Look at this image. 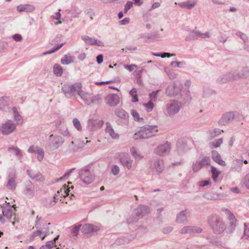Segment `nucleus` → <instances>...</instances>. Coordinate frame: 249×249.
I'll return each instance as SVG.
<instances>
[{"label":"nucleus","mask_w":249,"mask_h":249,"mask_svg":"<svg viewBox=\"0 0 249 249\" xmlns=\"http://www.w3.org/2000/svg\"><path fill=\"white\" fill-rule=\"evenodd\" d=\"M101 99H102V97H101V95L96 94V95H93L92 94L90 101V105L91 104L98 103Z\"/></svg>","instance_id":"nucleus-52"},{"label":"nucleus","mask_w":249,"mask_h":249,"mask_svg":"<svg viewBox=\"0 0 249 249\" xmlns=\"http://www.w3.org/2000/svg\"><path fill=\"white\" fill-rule=\"evenodd\" d=\"M177 149L178 152L186 151L187 150L186 144L185 142H177Z\"/></svg>","instance_id":"nucleus-48"},{"label":"nucleus","mask_w":249,"mask_h":249,"mask_svg":"<svg viewBox=\"0 0 249 249\" xmlns=\"http://www.w3.org/2000/svg\"><path fill=\"white\" fill-rule=\"evenodd\" d=\"M96 120L90 119L88 121L87 127L90 130L96 128Z\"/></svg>","instance_id":"nucleus-53"},{"label":"nucleus","mask_w":249,"mask_h":249,"mask_svg":"<svg viewBox=\"0 0 249 249\" xmlns=\"http://www.w3.org/2000/svg\"><path fill=\"white\" fill-rule=\"evenodd\" d=\"M222 132H223L222 130L218 128H214L212 130H210L208 132L209 135L211 139H213L214 137L218 136L221 134Z\"/></svg>","instance_id":"nucleus-40"},{"label":"nucleus","mask_w":249,"mask_h":249,"mask_svg":"<svg viewBox=\"0 0 249 249\" xmlns=\"http://www.w3.org/2000/svg\"><path fill=\"white\" fill-rule=\"evenodd\" d=\"M115 115L122 120L128 121L129 114L122 108H117L114 111Z\"/></svg>","instance_id":"nucleus-27"},{"label":"nucleus","mask_w":249,"mask_h":249,"mask_svg":"<svg viewBox=\"0 0 249 249\" xmlns=\"http://www.w3.org/2000/svg\"><path fill=\"white\" fill-rule=\"evenodd\" d=\"M171 150L170 143L168 142L159 145L154 149V153L159 156H166L168 155Z\"/></svg>","instance_id":"nucleus-11"},{"label":"nucleus","mask_w":249,"mask_h":249,"mask_svg":"<svg viewBox=\"0 0 249 249\" xmlns=\"http://www.w3.org/2000/svg\"><path fill=\"white\" fill-rule=\"evenodd\" d=\"M207 222L215 234H220L226 229V225L223 218L216 214L210 215L208 218Z\"/></svg>","instance_id":"nucleus-1"},{"label":"nucleus","mask_w":249,"mask_h":249,"mask_svg":"<svg viewBox=\"0 0 249 249\" xmlns=\"http://www.w3.org/2000/svg\"><path fill=\"white\" fill-rule=\"evenodd\" d=\"M74 57L68 54L63 56L61 59V62L63 65H68L74 62Z\"/></svg>","instance_id":"nucleus-37"},{"label":"nucleus","mask_w":249,"mask_h":249,"mask_svg":"<svg viewBox=\"0 0 249 249\" xmlns=\"http://www.w3.org/2000/svg\"><path fill=\"white\" fill-rule=\"evenodd\" d=\"M120 160L122 165L126 167L128 170L132 168L133 160L131 159L129 155L126 154L122 156L120 159Z\"/></svg>","instance_id":"nucleus-21"},{"label":"nucleus","mask_w":249,"mask_h":249,"mask_svg":"<svg viewBox=\"0 0 249 249\" xmlns=\"http://www.w3.org/2000/svg\"><path fill=\"white\" fill-rule=\"evenodd\" d=\"M181 92V86L175 84L169 85L166 89L165 93L169 96L179 95Z\"/></svg>","instance_id":"nucleus-10"},{"label":"nucleus","mask_w":249,"mask_h":249,"mask_svg":"<svg viewBox=\"0 0 249 249\" xmlns=\"http://www.w3.org/2000/svg\"><path fill=\"white\" fill-rule=\"evenodd\" d=\"M236 72L235 70L231 71L219 77L217 81L219 83H225L232 80H236Z\"/></svg>","instance_id":"nucleus-16"},{"label":"nucleus","mask_w":249,"mask_h":249,"mask_svg":"<svg viewBox=\"0 0 249 249\" xmlns=\"http://www.w3.org/2000/svg\"><path fill=\"white\" fill-rule=\"evenodd\" d=\"M152 54L154 56L161 57V58H164L165 57H170L172 56H175V53H155L152 52Z\"/></svg>","instance_id":"nucleus-49"},{"label":"nucleus","mask_w":249,"mask_h":249,"mask_svg":"<svg viewBox=\"0 0 249 249\" xmlns=\"http://www.w3.org/2000/svg\"><path fill=\"white\" fill-rule=\"evenodd\" d=\"M59 235L55 237L53 240L48 241L45 245L47 249H52L53 247L55 246V242L58 239Z\"/></svg>","instance_id":"nucleus-51"},{"label":"nucleus","mask_w":249,"mask_h":249,"mask_svg":"<svg viewBox=\"0 0 249 249\" xmlns=\"http://www.w3.org/2000/svg\"><path fill=\"white\" fill-rule=\"evenodd\" d=\"M16 172L15 170H12L10 172L7 178V188L10 190H15L16 189L17 184L16 182Z\"/></svg>","instance_id":"nucleus-17"},{"label":"nucleus","mask_w":249,"mask_h":249,"mask_svg":"<svg viewBox=\"0 0 249 249\" xmlns=\"http://www.w3.org/2000/svg\"><path fill=\"white\" fill-rule=\"evenodd\" d=\"M100 229L99 226L91 224H86L82 226L81 231L84 234H89L91 232H97Z\"/></svg>","instance_id":"nucleus-18"},{"label":"nucleus","mask_w":249,"mask_h":249,"mask_svg":"<svg viewBox=\"0 0 249 249\" xmlns=\"http://www.w3.org/2000/svg\"><path fill=\"white\" fill-rule=\"evenodd\" d=\"M82 88L81 83H76L73 84H65L62 87L61 90L67 98L75 99L79 95Z\"/></svg>","instance_id":"nucleus-2"},{"label":"nucleus","mask_w":249,"mask_h":249,"mask_svg":"<svg viewBox=\"0 0 249 249\" xmlns=\"http://www.w3.org/2000/svg\"><path fill=\"white\" fill-rule=\"evenodd\" d=\"M236 72L235 70L231 71L219 77L217 81L219 83H225L232 80H236Z\"/></svg>","instance_id":"nucleus-15"},{"label":"nucleus","mask_w":249,"mask_h":249,"mask_svg":"<svg viewBox=\"0 0 249 249\" xmlns=\"http://www.w3.org/2000/svg\"><path fill=\"white\" fill-rule=\"evenodd\" d=\"M179 96L180 97H178L179 100V103L181 105V104H186L189 103L191 100V96L189 91H181Z\"/></svg>","instance_id":"nucleus-23"},{"label":"nucleus","mask_w":249,"mask_h":249,"mask_svg":"<svg viewBox=\"0 0 249 249\" xmlns=\"http://www.w3.org/2000/svg\"><path fill=\"white\" fill-rule=\"evenodd\" d=\"M70 189L67 187L66 185H64L63 187L60 189V190L58 191V194L59 195L63 196V197H66L67 196L69 195Z\"/></svg>","instance_id":"nucleus-42"},{"label":"nucleus","mask_w":249,"mask_h":249,"mask_svg":"<svg viewBox=\"0 0 249 249\" xmlns=\"http://www.w3.org/2000/svg\"><path fill=\"white\" fill-rule=\"evenodd\" d=\"M200 162L202 167L207 165H209L211 162L210 158L209 157H205L200 161Z\"/></svg>","instance_id":"nucleus-60"},{"label":"nucleus","mask_w":249,"mask_h":249,"mask_svg":"<svg viewBox=\"0 0 249 249\" xmlns=\"http://www.w3.org/2000/svg\"><path fill=\"white\" fill-rule=\"evenodd\" d=\"M187 212L186 210L179 212L177 215L176 221L179 224H185L187 222Z\"/></svg>","instance_id":"nucleus-28"},{"label":"nucleus","mask_w":249,"mask_h":249,"mask_svg":"<svg viewBox=\"0 0 249 249\" xmlns=\"http://www.w3.org/2000/svg\"><path fill=\"white\" fill-rule=\"evenodd\" d=\"M237 80L240 78H246L249 77V68L244 67L240 71L235 70Z\"/></svg>","instance_id":"nucleus-26"},{"label":"nucleus","mask_w":249,"mask_h":249,"mask_svg":"<svg viewBox=\"0 0 249 249\" xmlns=\"http://www.w3.org/2000/svg\"><path fill=\"white\" fill-rule=\"evenodd\" d=\"M214 93V91L209 89H205L203 90V97L204 98H207L210 95H212Z\"/></svg>","instance_id":"nucleus-62"},{"label":"nucleus","mask_w":249,"mask_h":249,"mask_svg":"<svg viewBox=\"0 0 249 249\" xmlns=\"http://www.w3.org/2000/svg\"><path fill=\"white\" fill-rule=\"evenodd\" d=\"M144 134L145 139H147L156 135L158 131L157 125H146L141 128Z\"/></svg>","instance_id":"nucleus-12"},{"label":"nucleus","mask_w":249,"mask_h":249,"mask_svg":"<svg viewBox=\"0 0 249 249\" xmlns=\"http://www.w3.org/2000/svg\"><path fill=\"white\" fill-rule=\"evenodd\" d=\"M9 104L6 98L4 97L0 98V109L6 111L9 108Z\"/></svg>","instance_id":"nucleus-39"},{"label":"nucleus","mask_w":249,"mask_h":249,"mask_svg":"<svg viewBox=\"0 0 249 249\" xmlns=\"http://www.w3.org/2000/svg\"><path fill=\"white\" fill-rule=\"evenodd\" d=\"M240 114L237 112H228L224 113L218 121L219 125H226L234 119H239Z\"/></svg>","instance_id":"nucleus-6"},{"label":"nucleus","mask_w":249,"mask_h":249,"mask_svg":"<svg viewBox=\"0 0 249 249\" xmlns=\"http://www.w3.org/2000/svg\"><path fill=\"white\" fill-rule=\"evenodd\" d=\"M150 212L149 208L146 205H140L137 209L134 210L135 216L129 217L127 218V221L128 223L137 222L140 218H142L144 215L148 214Z\"/></svg>","instance_id":"nucleus-4"},{"label":"nucleus","mask_w":249,"mask_h":249,"mask_svg":"<svg viewBox=\"0 0 249 249\" xmlns=\"http://www.w3.org/2000/svg\"><path fill=\"white\" fill-rule=\"evenodd\" d=\"M130 153L134 158L136 160H140L143 158V156H142L139 152H137L136 148L134 147H132L131 148Z\"/></svg>","instance_id":"nucleus-41"},{"label":"nucleus","mask_w":249,"mask_h":249,"mask_svg":"<svg viewBox=\"0 0 249 249\" xmlns=\"http://www.w3.org/2000/svg\"><path fill=\"white\" fill-rule=\"evenodd\" d=\"M56 203V200H53L51 198H46L44 202V205L47 207L53 206Z\"/></svg>","instance_id":"nucleus-59"},{"label":"nucleus","mask_w":249,"mask_h":249,"mask_svg":"<svg viewBox=\"0 0 249 249\" xmlns=\"http://www.w3.org/2000/svg\"><path fill=\"white\" fill-rule=\"evenodd\" d=\"M200 32L196 29L190 31L189 35L186 37V41H191L193 40H196L200 37Z\"/></svg>","instance_id":"nucleus-30"},{"label":"nucleus","mask_w":249,"mask_h":249,"mask_svg":"<svg viewBox=\"0 0 249 249\" xmlns=\"http://www.w3.org/2000/svg\"><path fill=\"white\" fill-rule=\"evenodd\" d=\"M243 166V160L236 159L233 160L231 165L232 170L239 172L241 171Z\"/></svg>","instance_id":"nucleus-32"},{"label":"nucleus","mask_w":249,"mask_h":249,"mask_svg":"<svg viewBox=\"0 0 249 249\" xmlns=\"http://www.w3.org/2000/svg\"><path fill=\"white\" fill-rule=\"evenodd\" d=\"M170 65L173 67H178L180 68H184L186 65V63L184 61H173L170 63Z\"/></svg>","instance_id":"nucleus-47"},{"label":"nucleus","mask_w":249,"mask_h":249,"mask_svg":"<svg viewBox=\"0 0 249 249\" xmlns=\"http://www.w3.org/2000/svg\"><path fill=\"white\" fill-rule=\"evenodd\" d=\"M202 229L195 226H185L180 229L179 232L182 234L200 233Z\"/></svg>","instance_id":"nucleus-19"},{"label":"nucleus","mask_w":249,"mask_h":249,"mask_svg":"<svg viewBox=\"0 0 249 249\" xmlns=\"http://www.w3.org/2000/svg\"><path fill=\"white\" fill-rule=\"evenodd\" d=\"M8 151L14 154L18 158V160L21 162L23 155L20 149L17 147H10L8 148Z\"/></svg>","instance_id":"nucleus-31"},{"label":"nucleus","mask_w":249,"mask_h":249,"mask_svg":"<svg viewBox=\"0 0 249 249\" xmlns=\"http://www.w3.org/2000/svg\"><path fill=\"white\" fill-rule=\"evenodd\" d=\"M24 194L29 197H32L35 196V186L30 181L26 183Z\"/></svg>","instance_id":"nucleus-25"},{"label":"nucleus","mask_w":249,"mask_h":249,"mask_svg":"<svg viewBox=\"0 0 249 249\" xmlns=\"http://www.w3.org/2000/svg\"><path fill=\"white\" fill-rule=\"evenodd\" d=\"M131 114L133 116L134 120L138 122H143V118L142 117H140V115L139 113L134 109H132L131 110Z\"/></svg>","instance_id":"nucleus-43"},{"label":"nucleus","mask_w":249,"mask_h":249,"mask_svg":"<svg viewBox=\"0 0 249 249\" xmlns=\"http://www.w3.org/2000/svg\"><path fill=\"white\" fill-rule=\"evenodd\" d=\"M81 38L86 44L93 45L94 38H91L88 36H82Z\"/></svg>","instance_id":"nucleus-55"},{"label":"nucleus","mask_w":249,"mask_h":249,"mask_svg":"<svg viewBox=\"0 0 249 249\" xmlns=\"http://www.w3.org/2000/svg\"><path fill=\"white\" fill-rule=\"evenodd\" d=\"M197 1V0H187V1L178 3L175 2V4H178L181 8L191 10L196 5Z\"/></svg>","instance_id":"nucleus-20"},{"label":"nucleus","mask_w":249,"mask_h":249,"mask_svg":"<svg viewBox=\"0 0 249 249\" xmlns=\"http://www.w3.org/2000/svg\"><path fill=\"white\" fill-rule=\"evenodd\" d=\"M202 167L200 164V161H196L193 163L192 170L194 172H198Z\"/></svg>","instance_id":"nucleus-58"},{"label":"nucleus","mask_w":249,"mask_h":249,"mask_svg":"<svg viewBox=\"0 0 249 249\" xmlns=\"http://www.w3.org/2000/svg\"><path fill=\"white\" fill-rule=\"evenodd\" d=\"M164 71L167 75L169 79L173 80L176 78L177 74L173 70H171L168 67L164 68Z\"/></svg>","instance_id":"nucleus-38"},{"label":"nucleus","mask_w":249,"mask_h":249,"mask_svg":"<svg viewBox=\"0 0 249 249\" xmlns=\"http://www.w3.org/2000/svg\"><path fill=\"white\" fill-rule=\"evenodd\" d=\"M120 98L117 94H109L105 98L106 104L111 107H116L120 103Z\"/></svg>","instance_id":"nucleus-14"},{"label":"nucleus","mask_w":249,"mask_h":249,"mask_svg":"<svg viewBox=\"0 0 249 249\" xmlns=\"http://www.w3.org/2000/svg\"><path fill=\"white\" fill-rule=\"evenodd\" d=\"M17 10L19 12L30 13L35 11V7L33 4H20L17 7Z\"/></svg>","instance_id":"nucleus-22"},{"label":"nucleus","mask_w":249,"mask_h":249,"mask_svg":"<svg viewBox=\"0 0 249 249\" xmlns=\"http://www.w3.org/2000/svg\"><path fill=\"white\" fill-rule=\"evenodd\" d=\"M221 195L213 192H208L204 195V197L208 200H219L221 199Z\"/></svg>","instance_id":"nucleus-33"},{"label":"nucleus","mask_w":249,"mask_h":249,"mask_svg":"<svg viewBox=\"0 0 249 249\" xmlns=\"http://www.w3.org/2000/svg\"><path fill=\"white\" fill-rule=\"evenodd\" d=\"M243 184L249 190V173L247 174L243 178Z\"/></svg>","instance_id":"nucleus-64"},{"label":"nucleus","mask_w":249,"mask_h":249,"mask_svg":"<svg viewBox=\"0 0 249 249\" xmlns=\"http://www.w3.org/2000/svg\"><path fill=\"white\" fill-rule=\"evenodd\" d=\"M133 138L135 140H139L140 139H145L144 137V134L142 132V129H141L139 131L134 134L133 136Z\"/></svg>","instance_id":"nucleus-61"},{"label":"nucleus","mask_w":249,"mask_h":249,"mask_svg":"<svg viewBox=\"0 0 249 249\" xmlns=\"http://www.w3.org/2000/svg\"><path fill=\"white\" fill-rule=\"evenodd\" d=\"M53 73L57 76H60L63 73L62 68L58 64H55L53 66Z\"/></svg>","instance_id":"nucleus-46"},{"label":"nucleus","mask_w":249,"mask_h":249,"mask_svg":"<svg viewBox=\"0 0 249 249\" xmlns=\"http://www.w3.org/2000/svg\"><path fill=\"white\" fill-rule=\"evenodd\" d=\"M154 35L153 34H149V33H142L139 35V38L143 39L144 41L146 42H148V40L151 39V37Z\"/></svg>","instance_id":"nucleus-50"},{"label":"nucleus","mask_w":249,"mask_h":249,"mask_svg":"<svg viewBox=\"0 0 249 249\" xmlns=\"http://www.w3.org/2000/svg\"><path fill=\"white\" fill-rule=\"evenodd\" d=\"M17 125L13 121L8 120L2 125L1 128V133L5 135L10 134L15 130Z\"/></svg>","instance_id":"nucleus-9"},{"label":"nucleus","mask_w":249,"mask_h":249,"mask_svg":"<svg viewBox=\"0 0 249 249\" xmlns=\"http://www.w3.org/2000/svg\"><path fill=\"white\" fill-rule=\"evenodd\" d=\"M151 168L157 174H160L164 169L163 161L161 159H157L151 164Z\"/></svg>","instance_id":"nucleus-13"},{"label":"nucleus","mask_w":249,"mask_h":249,"mask_svg":"<svg viewBox=\"0 0 249 249\" xmlns=\"http://www.w3.org/2000/svg\"><path fill=\"white\" fill-rule=\"evenodd\" d=\"M222 142V139H218L210 142L209 145L211 148L213 149L218 147Z\"/></svg>","instance_id":"nucleus-44"},{"label":"nucleus","mask_w":249,"mask_h":249,"mask_svg":"<svg viewBox=\"0 0 249 249\" xmlns=\"http://www.w3.org/2000/svg\"><path fill=\"white\" fill-rule=\"evenodd\" d=\"M90 166L88 165L79 171V177L80 179L86 184L91 183L94 179V175L90 171Z\"/></svg>","instance_id":"nucleus-5"},{"label":"nucleus","mask_w":249,"mask_h":249,"mask_svg":"<svg viewBox=\"0 0 249 249\" xmlns=\"http://www.w3.org/2000/svg\"><path fill=\"white\" fill-rule=\"evenodd\" d=\"M12 110L13 112V115L15 119V121L16 122V124L18 125V124H22L23 120L21 116L19 114L17 108L16 107H13L12 108Z\"/></svg>","instance_id":"nucleus-36"},{"label":"nucleus","mask_w":249,"mask_h":249,"mask_svg":"<svg viewBox=\"0 0 249 249\" xmlns=\"http://www.w3.org/2000/svg\"><path fill=\"white\" fill-rule=\"evenodd\" d=\"M226 214L228 219V226L226 227V231L229 233L233 232L237 225V221L233 214L230 211L226 210Z\"/></svg>","instance_id":"nucleus-8"},{"label":"nucleus","mask_w":249,"mask_h":249,"mask_svg":"<svg viewBox=\"0 0 249 249\" xmlns=\"http://www.w3.org/2000/svg\"><path fill=\"white\" fill-rule=\"evenodd\" d=\"M129 94L132 97V99L131 100L132 102L135 103L138 101L136 89L133 88L130 91Z\"/></svg>","instance_id":"nucleus-54"},{"label":"nucleus","mask_w":249,"mask_h":249,"mask_svg":"<svg viewBox=\"0 0 249 249\" xmlns=\"http://www.w3.org/2000/svg\"><path fill=\"white\" fill-rule=\"evenodd\" d=\"M92 93L82 90V89L79 92V96L82 100L87 105H90Z\"/></svg>","instance_id":"nucleus-29"},{"label":"nucleus","mask_w":249,"mask_h":249,"mask_svg":"<svg viewBox=\"0 0 249 249\" xmlns=\"http://www.w3.org/2000/svg\"><path fill=\"white\" fill-rule=\"evenodd\" d=\"M211 171L212 174V177L214 182L217 181V178L220 174V172L218 171L216 168L212 166Z\"/></svg>","instance_id":"nucleus-45"},{"label":"nucleus","mask_w":249,"mask_h":249,"mask_svg":"<svg viewBox=\"0 0 249 249\" xmlns=\"http://www.w3.org/2000/svg\"><path fill=\"white\" fill-rule=\"evenodd\" d=\"M64 139L61 136L51 134L48 139L46 147L50 151L56 150L64 143Z\"/></svg>","instance_id":"nucleus-3"},{"label":"nucleus","mask_w":249,"mask_h":249,"mask_svg":"<svg viewBox=\"0 0 249 249\" xmlns=\"http://www.w3.org/2000/svg\"><path fill=\"white\" fill-rule=\"evenodd\" d=\"M15 209L13 208L9 203L7 204L6 206L2 207V214L4 217L10 219L12 218Z\"/></svg>","instance_id":"nucleus-24"},{"label":"nucleus","mask_w":249,"mask_h":249,"mask_svg":"<svg viewBox=\"0 0 249 249\" xmlns=\"http://www.w3.org/2000/svg\"><path fill=\"white\" fill-rule=\"evenodd\" d=\"M64 43H62L58 45L57 47H56L54 49L43 53V55L51 54V53H53L55 52L56 51L59 50L64 45Z\"/></svg>","instance_id":"nucleus-57"},{"label":"nucleus","mask_w":249,"mask_h":249,"mask_svg":"<svg viewBox=\"0 0 249 249\" xmlns=\"http://www.w3.org/2000/svg\"><path fill=\"white\" fill-rule=\"evenodd\" d=\"M37 155V159L39 161L42 160L44 158V152L43 149L40 147H37L36 153Z\"/></svg>","instance_id":"nucleus-56"},{"label":"nucleus","mask_w":249,"mask_h":249,"mask_svg":"<svg viewBox=\"0 0 249 249\" xmlns=\"http://www.w3.org/2000/svg\"><path fill=\"white\" fill-rule=\"evenodd\" d=\"M73 124L74 127L79 131H81L82 129L81 124L78 119L74 118L73 120Z\"/></svg>","instance_id":"nucleus-63"},{"label":"nucleus","mask_w":249,"mask_h":249,"mask_svg":"<svg viewBox=\"0 0 249 249\" xmlns=\"http://www.w3.org/2000/svg\"><path fill=\"white\" fill-rule=\"evenodd\" d=\"M212 157L213 159L217 163L221 166L226 165L225 162L221 159L220 154L215 150H213L212 153Z\"/></svg>","instance_id":"nucleus-35"},{"label":"nucleus","mask_w":249,"mask_h":249,"mask_svg":"<svg viewBox=\"0 0 249 249\" xmlns=\"http://www.w3.org/2000/svg\"><path fill=\"white\" fill-rule=\"evenodd\" d=\"M106 132L113 139H118L119 135L115 133L110 123H106Z\"/></svg>","instance_id":"nucleus-34"},{"label":"nucleus","mask_w":249,"mask_h":249,"mask_svg":"<svg viewBox=\"0 0 249 249\" xmlns=\"http://www.w3.org/2000/svg\"><path fill=\"white\" fill-rule=\"evenodd\" d=\"M180 107L178 101L170 100L166 105L167 114L170 117L174 116L179 112Z\"/></svg>","instance_id":"nucleus-7"}]
</instances>
